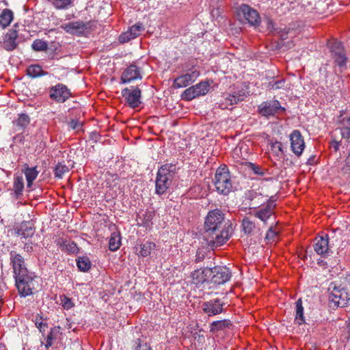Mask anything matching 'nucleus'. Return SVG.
<instances>
[{
  "instance_id": "42",
  "label": "nucleus",
  "mask_w": 350,
  "mask_h": 350,
  "mask_svg": "<svg viewBox=\"0 0 350 350\" xmlns=\"http://www.w3.org/2000/svg\"><path fill=\"white\" fill-rule=\"evenodd\" d=\"M285 86V80L282 79L279 80H273L269 81L267 85V88L271 90H277L279 89H283Z\"/></svg>"
},
{
  "instance_id": "57",
  "label": "nucleus",
  "mask_w": 350,
  "mask_h": 350,
  "mask_svg": "<svg viewBox=\"0 0 350 350\" xmlns=\"http://www.w3.org/2000/svg\"><path fill=\"white\" fill-rule=\"evenodd\" d=\"M135 350H151V348L147 345V344L142 345L140 344V342H139L135 348Z\"/></svg>"
},
{
  "instance_id": "22",
  "label": "nucleus",
  "mask_w": 350,
  "mask_h": 350,
  "mask_svg": "<svg viewBox=\"0 0 350 350\" xmlns=\"http://www.w3.org/2000/svg\"><path fill=\"white\" fill-rule=\"evenodd\" d=\"M34 232L35 226L33 220L23 221L16 231L18 235L25 239L32 237Z\"/></svg>"
},
{
  "instance_id": "10",
  "label": "nucleus",
  "mask_w": 350,
  "mask_h": 350,
  "mask_svg": "<svg viewBox=\"0 0 350 350\" xmlns=\"http://www.w3.org/2000/svg\"><path fill=\"white\" fill-rule=\"evenodd\" d=\"M200 76V72L195 68L187 70L183 74L176 77L173 83V86L176 88H185L193 83Z\"/></svg>"
},
{
  "instance_id": "17",
  "label": "nucleus",
  "mask_w": 350,
  "mask_h": 350,
  "mask_svg": "<svg viewBox=\"0 0 350 350\" xmlns=\"http://www.w3.org/2000/svg\"><path fill=\"white\" fill-rule=\"evenodd\" d=\"M144 30V27L142 23H136L131 26L127 31L119 36V42L120 43L127 42L139 36Z\"/></svg>"
},
{
  "instance_id": "40",
  "label": "nucleus",
  "mask_w": 350,
  "mask_h": 350,
  "mask_svg": "<svg viewBox=\"0 0 350 350\" xmlns=\"http://www.w3.org/2000/svg\"><path fill=\"white\" fill-rule=\"evenodd\" d=\"M57 9H67L71 6L73 0H49Z\"/></svg>"
},
{
  "instance_id": "7",
  "label": "nucleus",
  "mask_w": 350,
  "mask_h": 350,
  "mask_svg": "<svg viewBox=\"0 0 350 350\" xmlns=\"http://www.w3.org/2000/svg\"><path fill=\"white\" fill-rule=\"evenodd\" d=\"M285 110L278 100L265 101L258 106V113L267 118L275 116L279 111L284 112Z\"/></svg>"
},
{
  "instance_id": "35",
  "label": "nucleus",
  "mask_w": 350,
  "mask_h": 350,
  "mask_svg": "<svg viewBox=\"0 0 350 350\" xmlns=\"http://www.w3.org/2000/svg\"><path fill=\"white\" fill-rule=\"evenodd\" d=\"M60 329L61 328L59 326L54 327L51 329V331L46 337V343L45 345L46 349L52 346L53 340H55L60 334Z\"/></svg>"
},
{
  "instance_id": "36",
  "label": "nucleus",
  "mask_w": 350,
  "mask_h": 350,
  "mask_svg": "<svg viewBox=\"0 0 350 350\" xmlns=\"http://www.w3.org/2000/svg\"><path fill=\"white\" fill-rule=\"evenodd\" d=\"M79 269L81 271H88L91 268V262L86 256L79 257L77 260Z\"/></svg>"
},
{
  "instance_id": "37",
  "label": "nucleus",
  "mask_w": 350,
  "mask_h": 350,
  "mask_svg": "<svg viewBox=\"0 0 350 350\" xmlns=\"http://www.w3.org/2000/svg\"><path fill=\"white\" fill-rule=\"evenodd\" d=\"M198 96H204L209 91L210 85L206 81H202L196 85H193Z\"/></svg>"
},
{
  "instance_id": "18",
  "label": "nucleus",
  "mask_w": 350,
  "mask_h": 350,
  "mask_svg": "<svg viewBox=\"0 0 350 350\" xmlns=\"http://www.w3.org/2000/svg\"><path fill=\"white\" fill-rule=\"evenodd\" d=\"M314 241V250L319 255L325 256L329 254L330 248L327 234L317 237Z\"/></svg>"
},
{
  "instance_id": "21",
  "label": "nucleus",
  "mask_w": 350,
  "mask_h": 350,
  "mask_svg": "<svg viewBox=\"0 0 350 350\" xmlns=\"http://www.w3.org/2000/svg\"><path fill=\"white\" fill-rule=\"evenodd\" d=\"M211 277V268L200 269L194 271L191 274L193 283L196 285L203 284Z\"/></svg>"
},
{
  "instance_id": "30",
  "label": "nucleus",
  "mask_w": 350,
  "mask_h": 350,
  "mask_svg": "<svg viewBox=\"0 0 350 350\" xmlns=\"http://www.w3.org/2000/svg\"><path fill=\"white\" fill-rule=\"evenodd\" d=\"M156 244L152 242L146 241L139 245L138 255L142 257H146L151 254L152 250H154Z\"/></svg>"
},
{
  "instance_id": "4",
  "label": "nucleus",
  "mask_w": 350,
  "mask_h": 350,
  "mask_svg": "<svg viewBox=\"0 0 350 350\" xmlns=\"http://www.w3.org/2000/svg\"><path fill=\"white\" fill-rule=\"evenodd\" d=\"M329 290L331 291L329 297L331 304H334L333 307H345L350 300L349 295L345 288L341 286H336V284L332 283L329 285ZM332 307V306H331Z\"/></svg>"
},
{
  "instance_id": "3",
  "label": "nucleus",
  "mask_w": 350,
  "mask_h": 350,
  "mask_svg": "<svg viewBox=\"0 0 350 350\" xmlns=\"http://www.w3.org/2000/svg\"><path fill=\"white\" fill-rule=\"evenodd\" d=\"M216 191L226 196L232 190V183L228 168L226 165H221L216 170L214 180Z\"/></svg>"
},
{
  "instance_id": "46",
  "label": "nucleus",
  "mask_w": 350,
  "mask_h": 350,
  "mask_svg": "<svg viewBox=\"0 0 350 350\" xmlns=\"http://www.w3.org/2000/svg\"><path fill=\"white\" fill-rule=\"evenodd\" d=\"M83 122L79 120L72 119L70 121L68 122V126L69 129L76 131L79 132L82 130L83 127Z\"/></svg>"
},
{
  "instance_id": "54",
  "label": "nucleus",
  "mask_w": 350,
  "mask_h": 350,
  "mask_svg": "<svg viewBox=\"0 0 350 350\" xmlns=\"http://www.w3.org/2000/svg\"><path fill=\"white\" fill-rule=\"evenodd\" d=\"M153 217L154 213L152 212L147 211L144 215V219L145 220L146 222H149L152 219Z\"/></svg>"
},
{
  "instance_id": "12",
  "label": "nucleus",
  "mask_w": 350,
  "mask_h": 350,
  "mask_svg": "<svg viewBox=\"0 0 350 350\" xmlns=\"http://www.w3.org/2000/svg\"><path fill=\"white\" fill-rule=\"evenodd\" d=\"M291 148L297 157H300L305 148L304 137L299 130H294L290 135Z\"/></svg>"
},
{
  "instance_id": "8",
  "label": "nucleus",
  "mask_w": 350,
  "mask_h": 350,
  "mask_svg": "<svg viewBox=\"0 0 350 350\" xmlns=\"http://www.w3.org/2000/svg\"><path fill=\"white\" fill-rule=\"evenodd\" d=\"M122 96L126 103L131 108H137L141 105L142 92L137 86L126 88L122 90Z\"/></svg>"
},
{
  "instance_id": "60",
  "label": "nucleus",
  "mask_w": 350,
  "mask_h": 350,
  "mask_svg": "<svg viewBox=\"0 0 350 350\" xmlns=\"http://www.w3.org/2000/svg\"><path fill=\"white\" fill-rule=\"evenodd\" d=\"M348 328H349V331L350 332V321H349V323H348Z\"/></svg>"
},
{
  "instance_id": "33",
  "label": "nucleus",
  "mask_w": 350,
  "mask_h": 350,
  "mask_svg": "<svg viewBox=\"0 0 350 350\" xmlns=\"http://www.w3.org/2000/svg\"><path fill=\"white\" fill-rule=\"evenodd\" d=\"M121 245L120 234L118 232H113L111 234L109 241V249L111 251H116L118 250Z\"/></svg>"
},
{
  "instance_id": "14",
  "label": "nucleus",
  "mask_w": 350,
  "mask_h": 350,
  "mask_svg": "<svg viewBox=\"0 0 350 350\" xmlns=\"http://www.w3.org/2000/svg\"><path fill=\"white\" fill-rule=\"evenodd\" d=\"M224 303L219 298L213 299L202 304L203 311L208 316L217 315L223 312Z\"/></svg>"
},
{
  "instance_id": "53",
  "label": "nucleus",
  "mask_w": 350,
  "mask_h": 350,
  "mask_svg": "<svg viewBox=\"0 0 350 350\" xmlns=\"http://www.w3.org/2000/svg\"><path fill=\"white\" fill-rule=\"evenodd\" d=\"M341 170L344 173H348L350 172V152L348 157L345 159V164L344 167H342Z\"/></svg>"
},
{
  "instance_id": "49",
  "label": "nucleus",
  "mask_w": 350,
  "mask_h": 350,
  "mask_svg": "<svg viewBox=\"0 0 350 350\" xmlns=\"http://www.w3.org/2000/svg\"><path fill=\"white\" fill-rule=\"evenodd\" d=\"M278 236V232L273 229V227L271 226L269 227L265 239L267 241H274L275 238Z\"/></svg>"
},
{
  "instance_id": "44",
  "label": "nucleus",
  "mask_w": 350,
  "mask_h": 350,
  "mask_svg": "<svg viewBox=\"0 0 350 350\" xmlns=\"http://www.w3.org/2000/svg\"><path fill=\"white\" fill-rule=\"evenodd\" d=\"M247 166L254 172V174L258 176H262L267 173L266 169L255 163H248Z\"/></svg>"
},
{
  "instance_id": "52",
  "label": "nucleus",
  "mask_w": 350,
  "mask_h": 350,
  "mask_svg": "<svg viewBox=\"0 0 350 350\" xmlns=\"http://www.w3.org/2000/svg\"><path fill=\"white\" fill-rule=\"evenodd\" d=\"M62 301L64 308L66 310H68L73 306V304L72 303L71 299L66 297H64V298L62 299Z\"/></svg>"
},
{
  "instance_id": "31",
  "label": "nucleus",
  "mask_w": 350,
  "mask_h": 350,
  "mask_svg": "<svg viewBox=\"0 0 350 350\" xmlns=\"http://www.w3.org/2000/svg\"><path fill=\"white\" fill-rule=\"evenodd\" d=\"M296 314L295 321L298 325H302L305 323V318L304 316V307L302 306L301 299H299L296 301Z\"/></svg>"
},
{
  "instance_id": "11",
  "label": "nucleus",
  "mask_w": 350,
  "mask_h": 350,
  "mask_svg": "<svg viewBox=\"0 0 350 350\" xmlns=\"http://www.w3.org/2000/svg\"><path fill=\"white\" fill-rule=\"evenodd\" d=\"M232 277V273L226 266H217L211 268V282L215 284H223Z\"/></svg>"
},
{
  "instance_id": "6",
  "label": "nucleus",
  "mask_w": 350,
  "mask_h": 350,
  "mask_svg": "<svg viewBox=\"0 0 350 350\" xmlns=\"http://www.w3.org/2000/svg\"><path fill=\"white\" fill-rule=\"evenodd\" d=\"M16 280V286L19 294L23 297L32 294V290L34 288L33 276L32 273H25L14 277Z\"/></svg>"
},
{
  "instance_id": "39",
  "label": "nucleus",
  "mask_w": 350,
  "mask_h": 350,
  "mask_svg": "<svg viewBox=\"0 0 350 350\" xmlns=\"http://www.w3.org/2000/svg\"><path fill=\"white\" fill-rule=\"evenodd\" d=\"M30 122V118L28 115L22 113L19 116L18 118L14 122L16 126L23 130L26 128Z\"/></svg>"
},
{
  "instance_id": "15",
  "label": "nucleus",
  "mask_w": 350,
  "mask_h": 350,
  "mask_svg": "<svg viewBox=\"0 0 350 350\" xmlns=\"http://www.w3.org/2000/svg\"><path fill=\"white\" fill-rule=\"evenodd\" d=\"M141 68L135 64H131L122 72L121 75V83H128L136 79H142Z\"/></svg>"
},
{
  "instance_id": "56",
  "label": "nucleus",
  "mask_w": 350,
  "mask_h": 350,
  "mask_svg": "<svg viewBox=\"0 0 350 350\" xmlns=\"http://www.w3.org/2000/svg\"><path fill=\"white\" fill-rule=\"evenodd\" d=\"M276 201V198H275V196H271L269 198V199L267 201V203L266 205H271V208L272 210L274 211L275 208V204H274V202Z\"/></svg>"
},
{
  "instance_id": "59",
  "label": "nucleus",
  "mask_w": 350,
  "mask_h": 350,
  "mask_svg": "<svg viewBox=\"0 0 350 350\" xmlns=\"http://www.w3.org/2000/svg\"><path fill=\"white\" fill-rule=\"evenodd\" d=\"M202 257H200V256H198V257L196 258V262H199V261L202 260Z\"/></svg>"
},
{
  "instance_id": "38",
  "label": "nucleus",
  "mask_w": 350,
  "mask_h": 350,
  "mask_svg": "<svg viewBox=\"0 0 350 350\" xmlns=\"http://www.w3.org/2000/svg\"><path fill=\"white\" fill-rule=\"evenodd\" d=\"M37 328L39 329L40 332L44 333L46 329L48 327V325L40 314H37L32 319Z\"/></svg>"
},
{
  "instance_id": "26",
  "label": "nucleus",
  "mask_w": 350,
  "mask_h": 350,
  "mask_svg": "<svg viewBox=\"0 0 350 350\" xmlns=\"http://www.w3.org/2000/svg\"><path fill=\"white\" fill-rule=\"evenodd\" d=\"M14 18V13L11 10L4 9L0 14V25L4 29L7 27Z\"/></svg>"
},
{
  "instance_id": "51",
  "label": "nucleus",
  "mask_w": 350,
  "mask_h": 350,
  "mask_svg": "<svg viewBox=\"0 0 350 350\" xmlns=\"http://www.w3.org/2000/svg\"><path fill=\"white\" fill-rule=\"evenodd\" d=\"M339 133L343 139H348L350 138V129L342 126Z\"/></svg>"
},
{
  "instance_id": "47",
  "label": "nucleus",
  "mask_w": 350,
  "mask_h": 350,
  "mask_svg": "<svg viewBox=\"0 0 350 350\" xmlns=\"http://www.w3.org/2000/svg\"><path fill=\"white\" fill-rule=\"evenodd\" d=\"M271 150L275 153L278 157H281L283 154V146L282 142L275 141L271 143Z\"/></svg>"
},
{
  "instance_id": "43",
  "label": "nucleus",
  "mask_w": 350,
  "mask_h": 350,
  "mask_svg": "<svg viewBox=\"0 0 350 350\" xmlns=\"http://www.w3.org/2000/svg\"><path fill=\"white\" fill-rule=\"evenodd\" d=\"M182 99L185 100H191L192 99L198 97V95L196 94V92L193 88V86L189 87V88L186 89L183 94H182Z\"/></svg>"
},
{
  "instance_id": "58",
  "label": "nucleus",
  "mask_w": 350,
  "mask_h": 350,
  "mask_svg": "<svg viewBox=\"0 0 350 350\" xmlns=\"http://www.w3.org/2000/svg\"><path fill=\"white\" fill-rule=\"evenodd\" d=\"M346 280L347 282L350 284V273L347 275Z\"/></svg>"
},
{
  "instance_id": "32",
  "label": "nucleus",
  "mask_w": 350,
  "mask_h": 350,
  "mask_svg": "<svg viewBox=\"0 0 350 350\" xmlns=\"http://www.w3.org/2000/svg\"><path fill=\"white\" fill-rule=\"evenodd\" d=\"M232 325V323L230 320H222V321H213L210 326V331L211 332H216L219 330H223L226 327H230Z\"/></svg>"
},
{
  "instance_id": "41",
  "label": "nucleus",
  "mask_w": 350,
  "mask_h": 350,
  "mask_svg": "<svg viewBox=\"0 0 350 350\" xmlns=\"http://www.w3.org/2000/svg\"><path fill=\"white\" fill-rule=\"evenodd\" d=\"M31 47L35 51H44L48 49V44L40 39L33 41Z\"/></svg>"
},
{
  "instance_id": "24",
  "label": "nucleus",
  "mask_w": 350,
  "mask_h": 350,
  "mask_svg": "<svg viewBox=\"0 0 350 350\" xmlns=\"http://www.w3.org/2000/svg\"><path fill=\"white\" fill-rule=\"evenodd\" d=\"M274 213L275 212L272 210L271 205H265L256 210L254 213V215L260 219L264 224H266L267 221L270 219Z\"/></svg>"
},
{
  "instance_id": "5",
  "label": "nucleus",
  "mask_w": 350,
  "mask_h": 350,
  "mask_svg": "<svg viewBox=\"0 0 350 350\" xmlns=\"http://www.w3.org/2000/svg\"><path fill=\"white\" fill-rule=\"evenodd\" d=\"M93 22L77 21L64 24L62 27L67 33L77 35L78 36H84L92 30Z\"/></svg>"
},
{
  "instance_id": "1",
  "label": "nucleus",
  "mask_w": 350,
  "mask_h": 350,
  "mask_svg": "<svg viewBox=\"0 0 350 350\" xmlns=\"http://www.w3.org/2000/svg\"><path fill=\"white\" fill-rule=\"evenodd\" d=\"M232 226L225 220L224 213L219 208L208 211L204 221L203 239L212 249L224 245L232 234Z\"/></svg>"
},
{
  "instance_id": "13",
  "label": "nucleus",
  "mask_w": 350,
  "mask_h": 350,
  "mask_svg": "<svg viewBox=\"0 0 350 350\" xmlns=\"http://www.w3.org/2000/svg\"><path fill=\"white\" fill-rule=\"evenodd\" d=\"M239 14L242 15L252 25H257L260 22L258 12L248 5L242 4L239 8Z\"/></svg>"
},
{
  "instance_id": "27",
  "label": "nucleus",
  "mask_w": 350,
  "mask_h": 350,
  "mask_svg": "<svg viewBox=\"0 0 350 350\" xmlns=\"http://www.w3.org/2000/svg\"><path fill=\"white\" fill-rule=\"evenodd\" d=\"M27 74L31 77L36 78L48 75L38 64L29 66L27 69Z\"/></svg>"
},
{
  "instance_id": "45",
  "label": "nucleus",
  "mask_w": 350,
  "mask_h": 350,
  "mask_svg": "<svg viewBox=\"0 0 350 350\" xmlns=\"http://www.w3.org/2000/svg\"><path fill=\"white\" fill-rule=\"evenodd\" d=\"M68 172V167L62 163H58L54 170L55 176L58 178H62L63 175Z\"/></svg>"
},
{
  "instance_id": "55",
  "label": "nucleus",
  "mask_w": 350,
  "mask_h": 350,
  "mask_svg": "<svg viewBox=\"0 0 350 350\" xmlns=\"http://www.w3.org/2000/svg\"><path fill=\"white\" fill-rule=\"evenodd\" d=\"M342 126L350 129V116L344 117L341 121Z\"/></svg>"
},
{
  "instance_id": "16",
  "label": "nucleus",
  "mask_w": 350,
  "mask_h": 350,
  "mask_svg": "<svg viewBox=\"0 0 350 350\" xmlns=\"http://www.w3.org/2000/svg\"><path fill=\"white\" fill-rule=\"evenodd\" d=\"M10 255L14 277L29 273L25 265L24 258L21 254L12 252Z\"/></svg>"
},
{
  "instance_id": "9",
  "label": "nucleus",
  "mask_w": 350,
  "mask_h": 350,
  "mask_svg": "<svg viewBox=\"0 0 350 350\" xmlns=\"http://www.w3.org/2000/svg\"><path fill=\"white\" fill-rule=\"evenodd\" d=\"M49 93L51 100L60 103H64L72 96L70 90L62 83H58L50 88Z\"/></svg>"
},
{
  "instance_id": "34",
  "label": "nucleus",
  "mask_w": 350,
  "mask_h": 350,
  "mask_svg": "<svg viewBox=\"0 0 350 350\" xmlns=\"http://www.w3.org/2000/svg\"><path fill=\"white\" fill-rule=\"evenodd\" d=\"M329 48L333 57L345 53L342 43L337 40L331 42L329 43Z\"/></svg>"
},
{
  "instance_id": "28",
  "label": "nucleus",
  "mask_w": 350,
  "mask_h": 350,
  "mask_svg": "<svg viewBox=\"0 0 350 350\" xmlns=\"http://www.w3.org/2000/svg\"><path fill=\"white\" fill-rule=\"evenodd\" d=\"M14 191L16 198H19L23 195L24 189V180L23 176H16L14 179Z\"/></svg>"
},
{
  "instance_id": "25",
  "label": "nucleus",
  "mask_w": 350,
  "mask_h": 350,
  "mask_svg": "<svg viewBox=\"0 0 350 350\" xmlns=\"http://www.w3.org/2000/svg\"><path fill=\"white\" fill-rule=\"evenodd\" d=\"M57 244L62 247V250L66 251L68 253L75 254L79 250L77 244L74 241L59 239L57 240Z\"/></svg>"
},
{
  "instance_id": "19",
  "label": "nucleus",
  "mask_w": 350,
  "mask_h": 350,
  "mask_svg": "<svg viewBox=\"0 0 350 350\" xmlns=\"http://www.w3.org/2000/svg\"><path fill=\"white\" fill-rule=\"evenodd\" d=\"M17 38V31L13 29H10L3 38L1 46L8 51L14 50L18 46V44L16 42Z\"/></svg>"
},
{
  "instance_id": "20",
  "label": "nucleus",
  "mask_w": 350,
  "mask_h": 350,
  "mask_svg": "<svg viewBox=\"0 0 350 350\" xmlns=\"http://www.w3.org/2000/svg\"><path fill=\"white\" fill-rule=\"evenodd\" d=\"M244 97V94L235 92L233 94H229L224 98V101L219 104V107L222 109H231L234 105L243 101Z\"/></svg>"
},
{
  "instance_id": "2",
  "label": "nucleus",
  "mask_w": 350,
  "mask_h": 350,
  "mask_svg": "<svg viewBox=\"0 0 350 350\" xmlns=\"http://www.w3.org/2000/svg\"><path fill=\"white\" fill-rule=\"evenodd\" d=\"M175 163H165L158 170L155 181V191L158 195L165 193L170 187L172 180L176 172Z\"/></svg>"
},
{
  "instance_id": "23",
  "label": "nucleus",
  "mask_w": 350,
  "mask_h": 350,
  "mask_svg": "<svg viewBox=\"0 0 350 350\" xmlns=\"http://www.w3.org/2000/svg\"><path fill=\"white\" fill-rule=\"evenodd\" d=\"M243 232L248 235H260V228L249 217H245L242 221Z\"/></svg>"
},
{
  "instance_id": "29",
  "label": "nucleus",
  "mask_w": 350,
  "mask_h": 350,
  "mask_svg": "<svg viewBox=\"0 0 350 350\" xmlns=\"http://www.w3.org/2000/svg\"><path fill=\"white\" fill-rule=\"evenodd\" d=\"M38 174L36 167H29L27 164L25 168V175L27 181V187H30Z\"/></svg>"
},
{
  "instance_id": "50",
  "label": "nucleus",
  "mask_w": 350,
  "mask_h": 350,
  "mask_svg": "<svg viewBox=\"0 0 350 350\" xmlns=\"http://www.w3.org/2000/svg\"><path fill=\"white\" fill-rule=\"evenodd\" d=\"M332 137H335V136H332ZM340 142V141L338 142L336 138H333L330 142V148L333 150L334 152H336L339 149Z\"/></svg>"
},
{
  "instance_id": "48",
  "label": "nucleus",
  "mask_w": 350,
  "mask_h": 350,
  "mask_svg": "<svg viewBox=\"0 0 350 350\" xmlns=\"http://www.w3.org/2000/svg\"><path fill=\"white\" fill-rule=\"evenodd\" d=\"M334 59V62L340 66L342 67L346 65L347 57L346 56V54H342L340 55L336 56L333 57Z\"/></svg>"
}]
</instances>
